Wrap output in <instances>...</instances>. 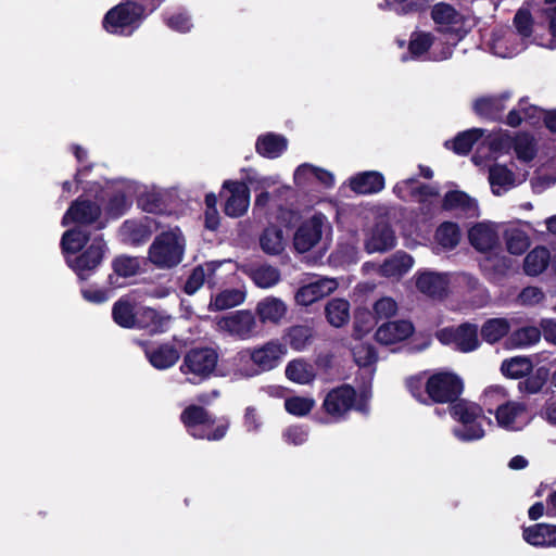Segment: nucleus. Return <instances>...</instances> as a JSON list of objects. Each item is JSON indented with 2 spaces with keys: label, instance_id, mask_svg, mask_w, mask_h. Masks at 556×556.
<instances>
[{
  "label": "nucleus",
  "instance_id": "c756f323",
  "mask_svg": "<svg viewBox=\"0 0 556 556\" xmlns=\"http://www.w3.org/2000/svg\"><path fill=\"white\" fill-rule=\"evenodd\" d=\"M510 94L504 92L497 96H484L473 102L476 114L488 119H497L506 108Z\"/></svg>",
  "mask_w": 556,
  "mask_h": 556
},
{
  "label": "nucleus",
  "instance_id": "09e8293b",
  "mask_svg": "<svg viewBox=\"0 0 556 556\" xmlns=\"http://www.w3.org/2000/svg\"><path fill=\"white\" fill-rule=\"evenodd\" d=\"M443 206L446 210H460L469 216H475L478 212L477 202L460 191L448 192L444 198Z\"/></svg>",
  "mask_w": 556,
  "mask_h": 556
},
{
  "label": "nucleus",
  "instance_id": "6ab92c4d",
  "mask_svg": "<svg viewBox=\"0 0 556 556\" xmlns=\"http://www.w3.org/2000/svg\"><path fill=\"white\" fill-rule=\"evenodd\" d=\"M498 136L500 135L495 134L486 135L485 130L482 128H472L459 134L453 141H446L445 146L451 148L455 153L467 154L475 143L481 141L483 144H489L490 150L495 152L504 148L502 140H497Z\"/></svg>",
  "mask_w": 556,
  "mask_h": 556
},
{
  "label": "nucleus",
  "instance_id": "0eeeda50",
  "mask_svg": "<svg viewBox=\"0 0 556 556\" xmlns=\"http://www.w3.org/2000/svg\"><path fill=\"white\" fill-rule=\"evenodd\" d=\"M186 241L179 228H172L155 237L149 248V260L159 268L178 265L184 257Z\"/></svg>",
  "mask_w": 556,
  "mask_h": 556
},
{
  "label": "nucleus",
  "instance_id": "69168bd1",
  "mask_svg": "<svg viewBox=\"0 0 556 556\" xmlns=\"http://www.w3.org/2000/svg\"><path fill=\"white\" fill-rule=\"evenodd\" d=\"M307 430L300 426L289 427L283 432V438L286 442L294 445L303 444L307 440Z\"/></svg>",
  "mask_w": 556,
  "mask_h": 556
},
{
  "label": "nucleus",
  "instance_id": "5701e85b",
  "mask_svg": "<svg viewBox=\"0 0 556 556\" xmlns=\"http://www.w3.org/2000/svg\"><path fill=\"white\" fill-rule=\"evenodd\" d=\"M393 191L402 200H415L418 202H431L432 199H437L439 195L437 188L421 184L413 178L397 182Z\"/></svg>",
  "mask_w": 556,
  "mask_h": 556
},
{
  "label": "nucleus",
  "instance_id": "c03bdc74",
  "mask_svg": "<svg viewBox=\"0 0 556 556\" xmlns=\"http://www.w3.org/2000/svg\"><path fill=\"white\" fill-rule=\"evenodd\" d=\"M244 271L257 287L263 289L271 288L280 281V271L270 265L249 267L245 268Z\"/></svg>",
  "mask_w": 556,
  "mask_h": 556
},
{
  "label": "nucleus",
  "instance_id": "338daca9",
  "mask_svg": "<svg viewBox=\"0 0 556 556\" xmlns=\"http://www.w3.org/2000/svg\"><path fill=\"white\" fill-rule=\"evenodd\" d=\"M337 253L344 264H354L359 258V250L355 243L340 244Z\"/></svg>",
  "mask_w": 556,
  "mask_h": 556
},
{
  "label": "nucleus",
  "instance_id": "f257e3e1",
  "mask_svg": "<svg viewBox=\"0 0 556 556\" xmlns=\"http://www.w3.org/2000/svg\"><path fill=\"white\" fill-rule=\"evenodd\" d=\"M61 247L66 263L81 279L101 264L106 252L102 236L96 235L91 238L83 227L65 231L61 239Z\"/></svg>",
  "mask_w": 556,
  "mask_h": 556
},
{
  "label": "nucleus",
  "instance_id": "13d9d810",
  "mask_svg": "<svg viewBox=\"0 0 556 556\" xmlns=\"http://www.w3.org/2000/svg\"><path fill=\"white\" fill-rule=\"evenodd\" d=\"M352 352L355 363L359 367H369L377 359V355L374 348L370 344L363 343L361 341L355 342V344L352 348Z\"/></svg>",
  "mask_w": 556,
  "mask_h": 556
},
{
  "label": "nucleus",
  "instance_id": "a878e982",
  "mask_svg": "<svg viewBox=\"0 0 556 556\" xmlns=\"http://www.w3.org/2000/svg\"><path fill=\"white\" fill-rule=\"evenodd\" d=\"M526 179V174L516 175L505 165L494 164L489 168V182L495 195H502Z\"/></svg>",
  "mask_w": 556,
  "mask_h": 556
},
{
  "label": "nucleus",
  "instance_id": "20e7f679",
  "mask_svg": "<svg viewBox=\"0 0 556 556\" xmlns=\"http://www.w3.org/2000/svg\"><path fill=\"white\" fill-rule=\"evenodd\" d=\"M332 225L323 213H314L296 227L292 244L300 254L313 250L326 251L332 241Z\"/></svg>",
  "mask_w": 556,
  "mask_h": 556
},
{
  "label": "nucleus",
  "instance_id": "bb28decb",
  "mask_svg": "<svg viewBox=\"0 0 556 556\" xmlns=\"http://www.w3.org/2000/svg\"><path fill=\"white\" fill-rule=\"evenodd\" d=\"M100 215L99 205L86 200H77L67 210L62 218V225L77 224V227L87 226L93 223Z\"/></svg>",
  "mask_w": 556,
  "mask_h": 556
},
{
  "label": "nucleus",
  "instance_id": "774afa93",
  "mask_svg": "<svg viewBox=\"0 0 556 556\" xmlns=\"http://www.w3.org/2000/svg\"><path fill=\"white\" fill-rule=\"evenodd\" d=\"M544 298L541 289L536 287L525 288L519 294V301L523 305L539 304Z\"/></svg>",
  "mask_w": 556,
  "mask_h": 556
},
{
  "label": "nucleus",
  "instance_id": "0e129e2a",
  "mask_svg": "<svg viewBox=\"0 0 556 556\" xmlns=\"http://www.w3.org/2000/svg\"><path fill=\"white\" fill-rule=\"evenodd\" d=\"M165 22L169 28L180 33L189 31L192 27L190 17L182 12H177L166 17Z\"/></svg>",
  "mask_w": 556,
  "mask_h": 556
},
{
  "label": "nucleus",
  "instance_id": "473e14b6",
  "mask_svg": "<svg viewBox=\"0 0 556 556\" xmlns=\"http://www.w3.org/2000/svg\"><path fill=\"white\" fill-rule=\"evenodd\" d=\"M247 298L244 288L224 289L211 295L208 311L219 312L241 305Z\"/></svg>",
  "mask_w": 556,
  "mask_h": 556
},
{
  "label": "nucleus",
  "instance_id": "e433bc0d",
  "mask_svg": "<svg viewBox=\"0 0 556 556\" xmlns=\"http://www.w3.org/2000/svg\"><path fill=\"white\" fill-rule=\"evenodd\" d=\"M514 24L517 28V31H515V34L519 35V38H521L527 45H528L529 38L531 37V35H533L532 41L535 45L540 46L535 41L536 27H539V34L544 35L546 37H548V35H549L548 28L545 29L543 25L536 23L532 26L531 15L527 10H523V9H520L516 13L515 18H514Z\"/></svg>",
  "mask_w": 556,
  "mask_h": 556
},
{
  "label": "nucleus",
  "instance_id": "f704fd0d",
  "mask_svg": "<svg viewBox=\"0 0 556 556\" xmlns=\"http://www.w3.org/2000/svg\"><path fill=\"white\" fill-rule=\"evenodd\" d=\"M143 349L150 364L156 369L169 368L179 359L178 351L169 344L159 346L144 344Z\"/></svg>",
  "mask_w": 556,
  "mask_h": 556
},
{
  "label": "nucleus",
  "instance_id": "f3484780",
  "mask_svg": "<svg viewBox=\"0 0 556 556\" xmlns=\"http://www.w3.org/2000/svg\"><path fill=\"white\" fill-rule=\"evenodd\" d=\"M224 212L229 217L244 215L250 205V191L244 182L226 180L223 184Z\"/></svg>",
  "mask_w": 556,
  "mask_h": 556
},
{
  "label": "nucleus",
  "instance_id": "a18cd8bd",
  "mask_svg": "<svg viewBox=\"0 0 556 556\" xmlns=\"http://www.w3.org/2000/svg\"><path fill=\"white\" fill-rule=\"evenodd\" d=\"M549 251L544 247H536L529 252L523 261L525 273L529 276L542 274L548 266Z\"/></svg>",
  "mask_w": 556,
  "mask_h": 556
},
{
  "label": "nucleus",
  "instance_id": "423d86ee",
  "mask_svg": "<svg viewBox=\"0 0 556 556\" xmlns=\"http://www.w3.org/2000/svg\"><path fill=\"white\" fill-rule=\"evenodd\" d=\"M369 399L368 390H362L357 394L352 387L343 384L327 393L323 402V409L332 421H340L351 409L367 413Z\"/></svg>",
  "mask_w": 556,
  "mask_h": 556
},
{
  "label": "nucleus",
  "instance_id": "6e6552de",
  "mask_svg": "<svg viewBox=\"0 0 556 556\" xmlns=\"http://www.w3.org/2000/svg\"><path fill=\"white\" fill-rule=\"evenodd\" d=\"M452 417L460 425L453 429L454 435L464 442L480 440L484 437L485 417L480 405L460 400L450 407Z\"/></svg>",
  "mask_w": 556,
  "mask_h": 556
},
{
  "label": "nucleus",
  "instance_id": "603ef678",
  "mask_svg": "<svg viewBox=\"0 0 556 556\" xmlns=\"http://www.w3.org/2000/svg\"><path fill=\"white\" fill-rule=\"evenodd\" d=\"M536 114H541V110L536 106H527L526 101H520L517 108L509 111L506 117V124L511 127H517L526 119L531 124L534 123Z\"/></svg>",
  "mask_w": 556,
  "mask_h": 556
},
{
  "label": "nucleus",
  "instance_id": "4be33fe9",
  "mask_svg": "<svg viewBox=\"0 0 556 556\" xmlns=\"http://www.w3.org/2000/svg\"><path fill=\"white\" fill-rule=\"evenodd\" d=\"M531 228V224L527 222H518L505 227L503 236L506 249L510 254L521 255L529 249L531 240L528 230Z\"/></svg>",
  "mask_w": 556,
  "mask_h": 556
},
{
  "label": "nucleus",
  "instance_id": "58836bf2",
  "mask_svg": "<svg viewBox=\"0 0 556 556\" xmlns=\"http://www.w3.org/2000/svg\"><path fill=\"white\" fill-rule=\"evenodd\" d=\"M169 317L159 314L150 307H139L137 309L136 326L138 328L149 329L151 332H162L165 330Z\"/></svg>",
  "mask_w": 556,
  "mask_h": 556
},
{
  "label": "nucleus",
  "instance_id": "72a5a7b5",
  "mask_svg": "<svg viewBox=\"0 0 556 556\" xmlns=\"http://www.w3.org/2000/svg\"><path fill=\"white\" fill-rule=\"evenodd\" d=\"M523 540L533 545L542 547H556V526L548 523H536L523 529Z\"/></svg>",
  "mask_w": 556,
  "mask_h": 556
},
{
  "label": "nucleus",
  "instance_id": "5fc2aeb1",
  "mask_svg": "<svg viewBox=\"0 0 556 556\" xmlns=\"http://www.w3.org/2000/svg\"><path fill=\"white\" fill-rule=\"evenodd\" d=\"M460 233L456 224L454 223H443L437 229L435 232V241L443 249H453L459 242Z\"/></svg>",
  "mask_w": 556,
  "mask_h": 556
},
{
  "label": "nucleus",
  "instance_id": "f03ea898",
  "mask_svg": "<svg viewBox=\"0 0 556 556\" xmlns=\"http://www.w3.org/2000/svg\"><path fill=\"white\" fill-rule=\"evenodd\" d=\"M287 346L277 339L245 348L235 357V374L250 378L278 367L287 355Z\"/></svg>",
  "mask_w": 556,
  "mask_h": 556
},
{
  "label": "nucleus",
  "instance_id": "2eb2a0df",
  "mask_svg": "<svg viewBox=\"0 0 556 556\" xmlns=\"http://www.w3.org/2000/svg\"><path fill=\"white\" fill-rule=\"evenodd\" d=\"M462 391V379L448 371L433 374L426 382L428 397L437 403L453 402L460 395Z\"/></svg>",
  "mask_w": 556,
  "mask_h": 556
},
{
  "label": "nucleus",
  "instance_id": "dca6fc26",
  "mask_svg": "<svg viewBox=\"0 0 556 556\" xmlns=\"http://www.w3.org/2000/svg\"><path fill=\"white\" fill-rule=\"evenodd\" d=\"M438 340L445 345L453 348L463 353H469L480 346L478 337V327L466 323L456 328H444L437 332Z\"/></svg>",
  "mask_w": 556,
  "mask_h": 556
},
{
  "label": "nucleus",
  "instance_id": "bf43d9fd",
  "mask_svg": "<svg viewBox=\"0 0 556 556\" xmlns=\"http://www.w3.org/2000/svg\"><path fill=\"white\" fill-rule=\"evenodd\" d=\"M548 16V37L539 34V27H536L535 41L540 47L547 49L556 48V7L547 11Z\"/></svg>",
  "mask_w": 556,
  "mask_h": 556
},
{
  "label": "nucleus",
  "instance_id": "1a4fd4ad",
  "mask_svg": "<svg viewBox=\"0 0 556 556\" xmlns=\"http://www.w3.org/2000/svg\"><path fill=\"white\" fill-rule=\"evenodd\" d=\"M181 421L193 438L207 440L222 439L229 426L227 419H213L204 408L195 405L182 412Z\"/></svg>",
  "mask_w": 556,
  "mask_h": 556
},
{
  "label": "nucleus",
  "instance_id": "680f3d73",
  "mask_svg": "<svg viewBox=\"0 0 556 556\" xmlns=\"http://www.w3.org/2000/svg\"><path fill=\"white\" fill-rule=\"evenodd\" d=\"M317 167L311 164H302L294 172V182L299 187H308L315 182Z\"/></svg>",
  "mask_w": 556,
  "mask_h": 556
},
{
  "label": "nucleus",
  "instance_id": "39448f33",
  "mask_svg": "<svg viewBox=\"0 0 556 556\" xmlns=\"http://www.w3.org/2000/svg\"><path fill=\"white\" fill-rule=\"evenodd\" d=\"M505 389L492 386L484 391L485 404H497L494 412L496 424L506 431H520L530 422L527 406L518 401H505Z\"/></svg>",
  "mask_w": 556,
  "mask_h": 556
},
{
  "label": "nucleus",
  "instance_id": "4c0bfd02",
  "mask_svg": "<svg viewBox=\"0 0 556 556\" xmlns=\"http://www.w3.org/2000/svg\"><path fill=\"white\" fill-rule=\"evenodd\" d=\"M286 377L298 384H309L316 378V371L312 364L302 358L293 359L286 366Z\"/></svg>",
  "mask_w": 556,
  "mask_h": 556
},
{
  "label": "nucleus",
  "instance_id": "7ed1b4c3",
  "mask_svg": "<svg viewBox=\"0 0 556 556\" xmlns=\"http://www.w3.org/2000/svg\"><path fill=\"white\" fill-rule=\"evenodd\" d=\"M164 0H126L111 9L104 16L103 27L116 35H131L143 20Z\"/></svg>",
  "mask_w": 556,
  "mask_h": 556
},
{
  "label": "nucleus",
  "instance_id": "6e6d98bb",
  "mask_svg": "<svg viewBox=\"0 0 556 556\" xmlns=\"http://www.w3.org/2000/svg\"><path fill=\"white\" fill-rule=\"evenodd\" d=\"M288 342L296 351H303L313 338V329L308 326H294L288 330Z\"/></svg>",
  "mask_w": 556,
  "mask_h": 556
},
{
  "label": "nucleus",
  "instance_id": "37998d69",
  "mask_svg": "<svg viewBox=\"0 0 556 556\" xmlns=\"http://www.w3.org/2000/svg\"><path fill=\"white\" fill-rule=\"evenodd\" d=\"M137 309L135 303L129 298H122L113 306V319L121 327L134 328L136 326Z\"/></svg>",
  "mask_w": 556,
  "mask_h": 556
},
{
  "label": "nucleus",
  "instance_id": "c85d7f7f",
  "mask_svg": "<svg viewBox=\"0 0 556 556\" xmlns=\"http://www.w3.org/2000/svg\"><path fill=\"white\" fill-rule=\"evenodd\" d=\"M414 258L404 251H397L386 258L379 267V274L386 278L400 279L414 266Z\"/></svg>",
  "mask_w": 556,
  "mask_h": 556
},
{
  "label": "nucleus",
  "instance_id": "9d476101",
  "mask_svg": "<svg viewBox=\"0 0 556 556\" xmlns=\"http://www.w3.org/2000/svg\"><path fill=\"white\" fill-rule=\"evenodd\" d=\"M451 285L465 286L469 290H476L478 280L468 274H440L424 271L416 276L417 289L431 298H442L446 294Z\"/></svg>",
  "mask_w": 556,
  "mask_h": 556
},
{
  "label": "nucleus",
  "instance_id": "a19ab883",
  "mask_svg": "<svg viewBox=\"0 0 556 556\" xmlns=\"http://www.w3.org/2000/svg\"><path fill=\"white\" fill-rule=\"evenodd\" d=\"M510 328L511 324L507 318H490L482 325L480 333L485 342L494 344L506 337Z\"/></svg>",
  "mask_w": 556,
  "mask_h": 556
},
{
  "label": "nucleus",
  "instance_id": "f8f14e48",
  "mask_svg": "<svg viewBox=\"0 0 556 556\" xmlns=\"http://www.w3.org/2000/svg\"><path fill=\"white\" fill-rule=\"evenodd\" d=\"M454 43L437 40L430 33L415 31L408 45L410 59H427L432 61L446 60L452 55Z\"/></svg>",
  "mask_w": 556,
  "mask_h": 556
},
{
  "label": "nucleus",
  "instance_id": "4468645a",
  "mask_svg": "<svg viewBox=\"0 0 556 556\" xmlns=\"http://www.w3.org/2000/svg\"><path fill=\"white\" fill-rule=\"evenodd\" d=\"M216 329L230 337L249 340L257 334V321L249 309H240L216 319Z\"/></svg>",
  "mask_w": 556,
  "mask_h": 556
},
{
  "label": "nucleus",
  "instance_id": "b1692460",
  "mask_svg": "<svg viewBox=\"0 0 556 556\" xmlns=\"http://www.w3.org/2000/svg\"><path fill=\"white\" fill-rule=\"evenodd\" d=\"M500 226L492 222L478 223L469 230L470 243L479 251L485 252L498 245Z\"/></svg>",
  "mask_w": 556,
  "mask_h": 556
},
{
  "label": "nucleus",
  "instance_id": "052dcab7",
  "mask_svg": "<svg viewBox=\"0 0 556 556\" xmlns=\"http://www.w3.org/2000/svg\"><path fill=\"white\" fill-rule=\"evenodd\" d=\"M141 261L138 257L119 256L114 263V270L118 276L131 277L140 269Z\"/></svg>",
  "mask_w": 556,
  "mask_h": 556
},
{
  "label": "nucleus",
  "instance_id": "4d7b16f0",
  "mask_svg": "<svg viewBox=\"0 0 556 556\" xmlns=\"http://www.w3.org/2000/svg\"><path fill=\"white\" fill-rule=\"evenodd\" d=\"M315 400L311 396H291L285 400L286 410L296 417H303L315 407Z\"/></svg>",
  "mask_w": 556,
  "mask_h": 556
},
{
  "label": "nucleus",
  "instance_id": "412c9836",
  "mask_svg": "<svg viewBox=\"0 0 556 556\" xmlns=\"http://www.w3.org/2000/svg\"><path fill=\"white\" fill-rule=\"evenodd\" d=\"M489 46L494 55L511 58L523 51L527 43L514 30L501 28L493 33Z\"/></svg>",
  "mask_w": 556,
  "mask_h": 556
},
{
  "label": "nucleus",
  "instance_id": "79ce46f5",
  "mask_svg": "<svg viewBox=\"0 0 556 556\" xmlns=\"http://www.w3.org/2000/svg\"><path fill=\"white\" fill-rule=\"evenodd\" d=\"M287 149V139L280 135L266 134L256 141V151L265 157L276 159Z\"/></svg>",
  "mask_w": 556,
  "mask_h": 556
},
{
  "label": "nucleus",
  "instance_id": "cd10ccee",
  "mask_svg": "<svg viewBox=\"0 0 556 556\" xmlns=\"http://www.w3.org/2000/svg\"><path fill=\"white\" fill-rule=\"evenodd\" d=\"M288 312L287 304L279 298L266 296L257 302L255 313L264 325H279Z\"/></svg>",
  "mask_w": 556,
  "mask_h": 556
},
{
  "label": "nucleus",
  "instance_id": "7c9ffc66",
  "mask_svg": "<svg viewBox=\"0 0 556 556\" xmlns=\"http://www.w3.org/2000/svg\"><path fill=\"white\" fill-rule=\"evenodd\" d=\"M225 263H230L229 261L223 262H207L203 265L195 267L190 276L187 279L185 285V291L188 294L195 293L206 281L207 283H215V273L216 270Z\"/></svg>",
  "mask_w": 556,
  "mask_h": 556
},
{
  "label": "nucleus",
  "instance_id": "ddd939ff",
  "mask_svg": "<svg viewBox=\"0 0 556 556\" xmlns=\"http://www.w3.org/2000/svg\"><path fill=\"white\" fill-rule=\"evenodd\" d=\"M431 17L439 30L453 36L454 45L471 28L470 18L457 12L452 5L438 3L432 8Z\"/></svg>",
  "mask_w": 556,
  "mask_h": 556
},
{
  "label": "nucleus",
  "instance_id": "ea45409f",
  "mask_svg": "<svg viewBox=\"0 0 556 556\" xmlns=\"http://www.w3.org/2000/svg\"><path fill=\"white\" fill-rule=\"evenodd\" d=\"M541 329L535 326H526L513 331L506 340L510 349H525L536 344L541 340Z\"/></svg>",
  "mask_w": 556,
  "mask_h": 556
},
{
  "label": "nucleus",
  "instance_id": "a211bd4d",
  "mask_svg": "<svg viewBox=\"0 0 556 556\" xmlns=\"http://www.w3.org/2000/svg\"><path fill=\"white\" fill-rule=\"evenodd\" d=\"M363 241L368 254L384 253L396 245V236L387 222L380 220L364 230Z\"/></svg>",
  "mask_w": 556,
  "mask_h": 556
},
{
  "label": "nucleus",
  "instance_id": "9b49d317",
  "mask_svg": "<svg viewBox=\"0 0 556 556\" xmlns=\"http://www.w3.org/2000/svg\"><path fill=\"white\" fill-rule=\"evenodd\" d=\"M217 362L218 353L215 349H193L186 354L180 371L190 383H199L213 374Z\"/></svg>",
  "mask_w": 556,
  "mask_h": 556
},
{
  "label": "nucleus",
  "instance_id": "3c124183",
  "mask_svg": "<svg viewBox=\"0 0 556 556\" xmlns=\"http://www.w3.org/2000/svg\"><path fill=\"white\" fill-rule=\"evenodd\" d=\"M533 364L530 357L516 356L505 359L502 363V372L509 378H520L527 376L532 370Z\"/></svg>",
  "mask_w": 556,
  "mask_h": 556
},
{
  "label": "nucleus",
  "instance_id": "864d4df0",
  "mask_svg": "<svg viewBox=\"0 0 556 556\" xmlns=\"http://www.w3.org/2000/svg\"><path fill=\"white\" fill-rule=\"evenodd\" d=\"M151 232L152 227L149 219H147L146 224L127 220L122 227L123 236L131 243H139L146 240Z\"/></svg>",
  "mask_w": 556,
  "mask_h": 556
},
{
  "label": "nucleus",
  "instance_id": "c9c22d12",
  "mask_svg": "<svg viewBox=\"0 0 556 556\" xmlns=\"http://www.w3.org/2000/svg\"><path fill=\"white\" fill-rule=\"evenodd\" d=\"M496 135H500L497 140L501 141L502 138V144L504 146L501 151L510 148V146L514 143V149L519 160L528 162L534 157L536 151L535 144L533 139L528 135H519L514 140L507 132L504 131H500ZM496 152H500V150Z\"/></svg>",
  "mask_w": 556,
  "mask_h": 556
},
{
  "label": "nucleus",
  "instance_id": "aec40b11",
  "mask_svg": "<svg viewBox=\"0 0 556 556\" xmlns=\"http://www.w3.org/2000/svg\"><path fill=\"white\" fill-rule=\"evenodd\" d=\"M334 278L320 277L301 286L295 293V302L302 306H308L325 296L330 295L338 288Z\"/></svg>",
  "mask_w": 556,
  "mask_h": 556
},
{
  "label": "nucleus",
  "instance_id": "393cba45",
  "mask_svg": "<svg viewBox=\"0 0 556 556\" xmlns=\"http://www.w3.org/2000/svg\"><path fill=\"white\" fill-rule=\"evenodd\" d=\"M415 331L413 324L400 319L382 324L376 331V340L384 345H391L408 339Z\"/></svg>",
  "mask_w": 556,
  "mask_h": 556
},
{
  "label": "nucleus",
  "instance_id": "e2e57ef3",
  "mask_svg": "<svg viewBox=\"0 0 556 556\" xmlns=\"http://www.w3.org/2000/svg\"><path fill=\"white\" fill-rule=\"evenodd\" d=\"M374 312L377 318L387 319L397 312V303L390 296H383L374 304Z\"/></svg>",
  "mask_w": 556,
  "mask_h": 556
},
{
  "label": "nucleus",
  "instance_id": "8fccbe9b",
  "mask_svg": "<svg viewBox=\"0 0 556 556\" xmlns=\"http://www.w3.org/2000/svg\"><path fill=\"white\" fill-rule=\"evenodd\" d=\"M117 192L118 193L110 201L109 205V213L112 216H119L129 207L136 190L131 184L122 182L121 186L117 187Z\"/></svg>",
  "mask_w": 556,
  "mask_h": 556
},
{
  "label": "nucleus",
  "instance_id": "2f4dec72",
  "mask_svg": "<svg viewBox=\"0 0 556 556\" xmlns=\"http://www.w3.org/2000/svg\"><path fill=\"white\" fill-rule=\"evenodd\" d=\"M350 188L358 194H372L384 188V178L379 172H363L349 179Z\"/></svg>",
  "mask_w": 556,
  "mask_h": 556
},
{
  "label": "nucleus",
  "instance_id": "de8ad7c7",
  "mask_svg": "<svg viewBox=\"0 0 556 556\" xmlns=\"http://www.w3.org/2000/svg\"><path fill=\"white\" fill-rule=\"evenodd\" d=\"M260 243L265 253L277 255L285 250L286 240L280 228L270 226L262 233Z\"/></svg>",
  "mask_w": 556,
  "mask_h": 556
},
{
  "label": "nucleus",
  "instance_id": "49530a36",
  "mask_svg": "<svg viewBox=\"0 0 556 556\" xmlns=\"http://www.w3.org/2000/svg\"><path fill=\"white\" fill-rule=\"evenodd\" d=\"M328 323L333 327H342L350 319V303L344 299H332L325 307Z\"/></svg>",
  "mask_w": 556,
  "mask_h": 556
}]
</instances>
